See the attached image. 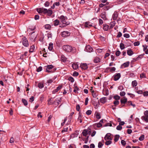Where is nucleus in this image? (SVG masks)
Listing matches in <instances>:
<instances>
[{
    "instance_id": "52",
    "label": "nucleus",
    "mask_w": 148,
    "mask_h": 148,
    "mask_svg": "<svg viewBox=\"0 0 148 148\" xmlns=\"http://www.w3.org/2000/svg\"><path fill=\"white\" fill-rule=\"evenodd\" d=\"M108 4H109L108 2H107L106 3V4H104L102 3L100 4L99 5V6L100 8H102V7H103V6H105L106 5H108Z\"/></svg>"
},
{
    "instance_id": "56",
    "label": "nucleus",
    "mask_w": 148,
    "mask_h": 148,
    "mask_svg": "<svg viewBox=\"0 0 148 148\" xmlns=\"http://www.w3.org/2000/svg\"><path fill=\"white\" fill-rule=\"evenodd\" d=\"M95 125H96L97 127H99L102 126V124L100 123L99 122L98 123H95Z\"/></svg>"
},
{
    "instance_id": "6",
    "label": "nucleus",
    "mask_w": 148,
    "mask_h": 148,
    "mask_svg": "<svg viewBox=\"0 0 148 148\" xmlns=\"http://www.w3.org/2000/svg\"><path fill=\"white\" fill-rule=\"evenodd\" d=\"M61 98H58L56 99L53 101V104L55 105L56 106H58L61 102Z\"/></svg>"
},
{
    "instance_id": "11",
    "label": "nucleus",
    "mask_w": 148,
    "mask_h": 148,
    "mask_svg": "<svg viewBox=\"0 0 148 148\" xmlns=\"http://www.w3.org/2000/svg\"><path fill=\"white\" fill-rule=\"evenodd\" d=\"M80 67L82 69L84 70L88 68L87 65L86 63L81 64L80 65Z\"/></svg>"
},
{
    "instance_id": "54",
    "label": "nucleus",
    "mask_w": 148,
    "mask_h": 148,
    "mask_svg": "<svg viewBox=\"0 0 148 148\" xmlns=\"http://www.w3.org/2000/svg\"><path fill=\"white\" fill-rule=\"evenodd\" d=\"M121 52L119 50L116 51L115 53V55L117 56H119L121 54Z\"/></svg>"
},
{
    "instance_id": "34",
    "label": "nucleus",
    "mask_w": 148,
    "mask_h": 148,
    "mask_svg": "<svg viewBox=\"0 0 148 148\" xmlns=\"http://www.w3.org/2000/svg\"><path fill=\"white\" fill-rule=\"evenodd\" d=\"M119 138V136L118 135H116L114 137V141L116 142L118 141Z\"/></svg>"
},
{
    "instance_id": "19",
    "label": "nucleus",
    "mask_w": 148,
    "mask_h": 148,
    "mask_svg": "<svg viewBox=\"0 0 148 148\" xmlns=\"http://www.w3.org/2000/svg\"><path fill=\"white\" fill-rule=\"evenodd\" d=\"M130 65V62L129 61L123 64L121 66H124V68L128 67Z\"/></svg>"
},
{
    "instance_id": "50",
    "label": "nucleus",
    "mask_w": 148,
    "mask_h": 148,
    "mask_svg": "<svg viewBox=\"0 0 148 148\" xmlns=\"http://www.w3.org/2000/svg\"><path fill=\"white\" fill-rule=\"evenodd\" d=\"M114 98L116 100H117L120 99V97L118 95H116L114 96Z\"/></svg>"
},
{
    "instance_id": "63",
    "label": "nucleus",
    "mask_w": 148,
    "mask_h": 148,
    "mask_svg": "<svg viewBox=\"0 0 148 148\" xmlns=\"http://www.w3.org/2000/svg\"><path fill=\"white\" fill-rule=\"evenodd\" d=\"M91 110H89L86 112V114L88 115H90L91 114Z\"/></svg>"
},
{
    "instance_id": "53",
    "label": "nucleus",
    "mask_w": 148,
    "mask_h": 148,
    "mask_svg": "<svg viewBox=\"0 0 148 148\" xmlns=\"http://www.w3.org/2000/svg\"><path fill=\"white\" fill-rule=\"evenodd\" d=\"M119 101L118 100H116L113 103L114 105L115 106H116L117 105L119 104Z\"/></svg>"
},
{
    "instance_id": "17",
    "label": "nucleus",
    "mask_w": 148,
    "mask_h": 148,
    "mask_svg": "<svg viewBox=\"0 0 148 148\" xmlns=\"http://www.w3.org/2000/svg\"><path fill=\"white\" fill-rule=\"evenodd\" d=\"M67 19H62V20L61 21L62 23L63 24H65L66 25H69L70 23L69 21H67Z\"/></svg>"
},
{
    "instance_id": "49",
    "label": "nucleus",
    "mask_w": 148,
    "mask_h": 148,
    "mask_svg": "<svg viewBox=\"0 0 148 148\" xmlns=\"http://www.w3.org/2000/svg\"><path fill=\"white\" fill-rule=\"evenodd\" d=\"M144 139V135H142L139 138V139L140 141L143 140Z\"/></svg>"
},
{
    "instance_id": "22",
    "label": "nucleus",
    "mask_w": 148,
    "mask_h": 148,
    "mask_svg": "<svg viewBox=\"0 0 148 148\" xmlns=\"http://www.w3.org/2000/svg\"><path fill=\"white\" fill-rule=\"evenodd\" d=\"M72 67L74 70H76L78 68V65L77 63H74L72 64Z\"/></svg>"
},
{
    "instance_id": "10",
    "label": "nucleus",
    "mask_w": 148,
    "mask_h": 148,
    "mask_svg": "<svg viewBox=\"0 0 148 148\" xmlns=\"http://www.w3.org/2000/svg\"><path fill=\"white\" fill-rule=\"evenodd\" d=\"M121 76V74L120 73H118L114 75V81H117L120 78Z\"/></svg>"
},
{
    "instance_id": "29",
    "label": "nucleus",
    "mask_w": 148,
    "mask_h": 148,
    "mask_svg": "<svg viewBox=\"0 0 148 148\" xmlns=\"http://www.w3.org/2000/svg\"><path fill=\"white\" fill-rule=\"evenodd\" d=\"M132 84L133 87H135L137 85V83L136 80H134L132 82Z\"/></svg>"
},
{
    "instance_id": "5",
    "label": "nucleus",
    "mask_w": 148,
    "mask_h": 148,
    "mask_svg": "<svg viewBox=\"0 0 148 148\" xmlns=\"http://www.w3.org/2000/svg\"><path fill=\"white\" fill-rule=\"evenodd\" d=\"M45 67H46V72L48 73L53 72L51 70H50L54 67V66L53 65H48Z\"/></svg>"
},
{
    "instance_id": "7",
    "label": "nucleus",
    "mask_w": 148,
    "mask_h": 148,
    "mask_svg": "<svg viewBox=\"0 0 148 148\" xmlns=\"http://www.w3.org/2000/svg\"><path fill=\"white\" fill-rule=\"evenodd\" d=\"M70 33L68 31H64L61 33L62 36L63 37H66L69 36Z\"/></svg>"
},
{
    "instance_id": "28",
    "label": "nucleus",
    "mask_w": 148,
    "mask_h": 148,
    "mask_svg": "<svg viewBox=\"0 0 148 148\" xmlns=\"http://www.w3.org/2000/svg\"><path fill=\"white\" fill-rule=\"evenodd\" d=\"M53 44L51 43L50 42L49 44V46L48 47V49L50 51H51L53 48Z\"/></svg>"
},
{
    "instance_id": "8",
    "label": "nucleus",
    "mask_w": 148,
    "mask_h": 148,
    "mask_svg": "<svg viewBox=\"0 0 148 148\" xmlns=\"http://www.w3.org/2000/svg\"><path fill=\"white\" fill-rule=\"evenodd\" d=\"M93 49L90 45L86 46L85 51L89 52H90L92 51Z\"/></svg>"
},
{
    "instance_id": "60",
    "label": "nucleus",
    "mask_w": 148,
    "mask_h": 148,
    "mask_svg": "<svg viewBox=\"0 0 148 148\" xmlns=\"http://www.w3.org/2000/svg\"><path fill=\"white\" fill-rule=\"evenodd\" d=\"M79 75V73L76 71L74 72L73 73V76H77Z\"/></svg>"
},
{
    "instance_id": "58",
    "label": "nucleus",
    "mask_w": 148,
    "mask_h": 148,
    "mask_svg": "<svg viewBox=\"0 0 148 148\" xmlns=\"http://www.w3.org/2000/svg\"><path fill=\"white\" fill-rule=\"evenodd\" d=\"M125 95V92L124 91H121L120 93V95L121 96H123Z\"/></svg>"
},
{
    "instance_id": "16",
    "label": "nucleus",
    "mask_w": 148,
    "mask_h": 148,
    "mask_svg": "<svg viewBox=\"0 0 148 148\" xmlns=\"http://www.w3.org/2000/svg\"><path fill=\"white\" fill-rule=\"evenodd\" d=\"M103 94L107 96L109 95V91L108 89L105 88L103 90Z\"/></svg>"
},
{
    "instance_id": "30",
    "label": "nucleus",
    "mask_w": 148,
    "mask_h": 148,
    "mask_svg": "<svg viewBox=\"0 0 148 148\" xmlns=\"http://www.w3.org/2000/svg\"><path fill=\"white\" fill-rule=\"evenodd\" d=\"M38 86L39 88H42L44 87V84L41 83H39L38 84Z\"/></svg>"
},
{
    "instance_id": "18",
    "label": "nucleus",
    "mask_w": 148,
    "mask_h": 148,
    "mask_svg": "<svg viewBox=\"0 0 148 148\" xmlns=\"http://www.w3.org/2000/svg\"><path fill=\"white\" fill-rule=\"evenodd\" d=\"M53 98H51L50 99H48V104L49 105L53 104Z\"/></svg>"
},
{
    "instance_id": "45",
    "label": "nucleus",
    "mask_w": 148,
    "mask_h": 148,
    "mask_svg": "<svg viewBox=\"0 0 148 148\" xmlns=\"http://www.w3.org/2000/svg\"><path fill=\"white\" fill-rule=\"evenodd\" d=\"M68 80L72 83L74 81V79L72 77H70L68 78Z\"/></svg>"
},
{
    "instance_id": "36",
    "label": "nucleus",
    "mask_w": 148,
    "mask_h": 148,
    "mask_svg": "<svg viewBox=\"0 0 148 148\" xmlns=\"http://www.w3.org/2000/svg\"><path fill=\"white\" fill-rule=\"evenodd\" d=\"M106 13L105 12H102L100 15L101 17L102 18H105L106 17Z\"/></svg>"
},
{
    "instance_id": "20",
    "label": "nucleus",
    "mask_w": 148,
    "mask_h": 148,
    "mask_svg": "<svg viewBox=\"0 0 148 148\" xmlns=\"http://www.w3.org/2000/svg\"><path fill=\"white\" fill-rule=\"evenodd\" d=\"M127 53L128 55L131 56L134 54V52L132 50L130 49L127 50Z\"/></svg>"
},
{
    "instance_id": "25",
    "label": "nucleus",
    "mask_w": 148,
    "mask_h": 148,
    "mask_svg": "<svg viewBox=\"0 0 148 148\" xmlns=\"http://www.w3.org/2000/svg\"><path fill=\"white\" fill-rule=\"evenodd\" d=\"M66 58L65 57L64 55H62L61 58V60L62 61L65 62L66 61Z\"/></svg>"
},
{
    "instance_id": "15",
    "label": "nucleus",
    "mask_w": 148,
    "mask_h": 148,
    "mask_svg": "<svg viewBox=\"0 0 148 148\" xmlns=\"http://www.w3.org/2000/svg\"><path fill=\"white\" fill-rule=\"evenodd\" d=\"M62 86H59L56 88V89L53 90L52 91V93L53 94L56 93V92H58V91L62 88Z\"/></svg>"
},
{
    "instance_id": "32",
    "label": "nucleus",
    "mask_w": 148,
    "mask_h": 148,
    "mask_svg": "<svg viewBox=\"0 0 148 148\" xmlns=\"http://www.w3.org/2000/svg\"><path fill=\"white\" fill-rule=\"evenodd\" d=\"M35 49V46L34 45H32L30 47L29 51L30 52H33L34 49Z\"/></svg>"
},
{
    "instance_id": "31",
    "label": "nucleus",
    "mask_w": 148,
    "mask_h": 148,
    "mask_svg": "<svg viewBox=\"0 0 148 148\" xmlns=\"http://www.w3.org/2000/svg\"><path fill=\"white\" fill-rule=\"evenodd\" d=\"M74 88L73 90L74 92L76 93H78V90H79V88L76 86H74Z\"/></svg>"
},
{
    "instance_id": "64",
    "label": "nucleus",
    "mask_w": 148,
    "mask_h": 148,
    "mask_svg": "<svg viewBox=\"0 0 148 148\" xmlns=\"http://www.w3.org/2000/svg\"><path fill=\"white\" fill-rule=\"evenodd\" d=\"M42 66H39L37 70V71L38 72H39L42 71Z\"/></svg>"
},
{
    "instance_id": "40",
    "label": "nucleus",
    "mask_w": 148,
    "mask_h": 148,
    "mask_svg": "<svg viewBox=\"0 0 148 148\" xmlns=\"http://www.w3.org/2000/svg\"><path fill=\"white\" fill-rule=\"evenodd\" d=\"M100 101L101 103H104L106 102V99L105 97H103L100 99Z\"/></svg>"
},
{
    "instance_id": "14",
    "label": "nucleus",
    "mask_w": 148,
    "mask_h": 148,
    "mask_svg": "<svg viewBox=\"0 0 148 148\" xmlns=\"http://www.w3.org/2000/svg\"><path fill=\"white\" fill-rule=\"evenodd\" d=\"M109 69L110 70V72H112L115 71L116 68L114 67H112V68L108 67L106 68L105 71H108Z\"/></svg>"
},
{
    "instance_id": "4",
    "label": "nucleus",
    "mask_w": 148,
    "mask_h": 148,
    "mask_svg": "<svg viewBox=\"0 0 148 148\" xmlns=\"http://www.w3.org/2000/svg\"><path fill=\"white\" fill-rule=\"evenodd\" d=\"M23 45L25 47H27L29 46V43L27 38L24 37L22 39Z\"/></svg>"
},
{
    "instance_id": "57",
    "label": "nucleus",
    "mask_w": 148,
    "mask_h": 148,
    "mask_svg": "<svg viewBox=\"0 0 148 148\" xmlns=\"http://www.w3.org/2000/svg\"><path fill=\"white\" fill-rule=\"evenodd\" d=\"M134 46H138L140 45V42L139 41L135 42L134 43Z\"/></svg>"
},
{
    "instance_id": "3",
    "label": "nucleus",
    "mask_w": 148,
    "mask_h": 148,
    "mask_svg": "<svg viewBox=\"0 0 148 148\" xmlns=\"http://www.w3.org/2000/svg\"><path fill=\"white\" fill-rule=\"evenodd\" d=\"M144 115L142 116V119L146 122H148V111L146 110L144 112Z\"/></svg>"
},
{
    "instance_id": "59",
    "label": "nucleus",
    "mask_w": 148,
    "mask_h": 148,
    "mask_svg": "<svg viewBox=\"0 0 148 148\" xmlns=\"http://www.w3.org/2000/svg\"><path fill=\"white\" fill-rule=\"evenodd\" d=\"M103 145V144L101 142H100L99 143L98 145V147L99 148H101Z\"/></svg>"
},
{
    "instance_id": "48",
    "label": "nucleus",
    "mask_w": 148,
    "mask_h": 148,
    "mask_svg": "<svg viewBox=\"0 0 148 148\" xmlns=\"http://www.w3.org/2000/svg\"><path fill=\"white\" fill-rule=\"evenodd\" d=\"M68 127H64L62 130L61 132L63 133L65 132H66L68 131Z\"/></svg>"
},
{
    "instance_id": "62",
    "label": "nucleus",
    "mask_w": 148,
    "mask_h": 148,
    "mask_svg": "<svg viewBox=\"0 0 148 148\" xmlns=\"http://www.w3.org/2000/svg\"><path fill=\"white\" fill-rule=\"evenodd\" d=\"M122 36V34L120 32H119L118 33V34L117 35V38H120V37H121Z\"/></svg>"
},
{
    "instance_id": "21",
    "label": "nucleus",
    "mask_w": 148,
    "mask_h": 148,
    "mask_svg": "<svg viewBox=\"0 0 148 148\" xmlns=\"http://www.w3.org/2000/svg\"><path fill=\"white\" fill-rule=\"evenodd\" d=\"M115 25V21H113L111 22H110V27L109 28V29H110L112 28Z\"/></svg>"
},
{
    "instance_id": "26",
    "label": "nucleus",
    "mask_w": 148,
    "mask_h": 148,
    "mask_svg": "<svg viewBox=\"0 0 148 148\" xmlns=\"http://www.w3.org/2000/svg\"><path fill=\"white\" fill-rule=\"evenodd\" d=\"M82 118V114L81 113L79 112V117L78 119V121H79L80 123H81L82 122V120L81 119Z\"/></svg>"
},
{
    "instance_id": "33",
    "label": "nucleus",
    "mask_w": 148,
    "mask_h": 148,
    "mask_svg": "<svg viewBox=\"0 0 148 148\" xmlns=\"http://www.w3.org/2000/svg\"><path fill=\"white\" fill-rule=\"evenodd\" d=\"M92 94L94 98H96L97 97V96L98 95L96 94L94 90L92 91H91Z\"/></svg>"
},
{
    "instance_id": "43",
    "label": "nucleus",
    "mask_w": 148,
    "mask_h": 148,
    "mask_svg": "<svg viewBox=\"0 0 148 148\" xmlns=\"http://www.w3.org/2000/svg\"><path fill=\"white\" fill-rule=\"evenodd\" d=\"M44 27L45 29H49L51 27L50 25L49 24H47L45 25L44 26Z\"/></svg>"
},
{
    "instance_id": "27",
    "label": "nucleus",
    "mask_w": 148,
    "mask_h": 148,
    "mask_svg": "<svg viewBox=\"0 0 148 148\" xmlns=\"http://www.w3.org/2000/svg\"><path fill=\"white\" fill-rule=\"evenodd\" d=\"M103 29L104 31H107L109 28V26L106 24H103Z\"/></svg>"
},
{
    "instance_id": "1",
    "label": "nucleus",
    "mask_w": 148,
    "mask_h": 148,
    "mask_svg": "<svg viewBox=\"0 0 148 148\" xmlns=\"http://www.w3.org/2000/svg\"><path fill=\"white\" fill-rule=\"evenodd\" d=\"M37 11L39 13H43L48 16H51L53 13V11L50 8L47 10L43 8H40L37 9Z\"/></svg>"
},
{
    "instance_id": "35",
    "label": "nucleus",
    "mask_w": 148,
    "mask_h": 148,
    "mask_svg": "<svg viewBox=\"0 0 148 148\" xmlns=\"http://www.w3.org/2000/svg\"><path fill=\"white\" fill-rule=\"evenodd\" d=\"M82 134L84 136H86L87 135V130L85 129L82 132Z\"/></svg>"
},
{
    "instance_id": "61",
    "label": "nucleus",
    "mask_w": 148,
    "mask_h": 148,
    "mask_svg": "<svg viewBox=\"0 0 148 148\" xmlns=\"http://www.w3.org/2000/svg\"><path fill=\"white\" fill-rule=\"evenodd\" d=\"M76 110L78 111H80V106L79 104H77V105L76 106Z\"/></svg>"
},
{
    "instance_id": "23",
    "label": "nucleus",
    "mask_w": 148,
    "mask_h": 148,
    "mask_svg": "<svg viewBox=\"0 0 148 148\" xmlns=\"http://www.w3.org/2000/svg\"><path fill=\"white\" fill-rule=\"evenodd\" d=\"M118 14L117 12H115L112 15L113 18H117Z\"/></svg>"
},
{
    "instance_id": "24",
    "label": "nucleus",
    "mask_w": 148,
    "mask_h": 148,
    "mask_svg": "<svg viewBox=\"0 0 148 148\" xmlns=\"http://www.w3.org/2000/svg\"><path fill=\"white\" fill-rule=\"evenodd\" d=\"M92 25L91 23L89 22H86L85 23V27H91Z\"/></svg>"
},
{
    "instance_id": "2",
    "label": "nucleus",
    "mask_w": 148,
    "mask_h": 148,
    "mask_svg": "<svg viewBox=\"0 0 148 148\" xmlns=\"http://www.w3.org/2000/svg\"><path fill=\"white\" fill-rule=\"evenodd\" d=\"M63 49L64 51L68 52H72L73 53H75L76 52L75 48H73L71 46L68 45H64L63 46Z\"/></svg>"
},
{
    "instance_id": "38",
    "label": "nucleus",
    "mask_w": 148,
    "mask_h": 148,
    "mask_svg": "<svg viewBox=\"0 0 148 148\" xmlns=\"http://www.w3.org/2000/svg\"><path fill=\"white\" fill-rule=\"evenodd\" d=\"M120 47L121 49H124L125 48L124 45L122 43H121L120 45Z\"/></svg>"
},
{
    "instance_id": "13",
    "label": "nucleus",
    "mask_w": 148,
    "mask_h": 148,
    "mask_svg": "<svg viewBox=\"0 0 148 148\" xmlns=\"http://www.w3.org/2000/svg\"><path fill=\"white\" fill-rule=\"evenodd\" d=\"M121 103V104H125L126 103H127V99L125 97H124V98L121 99L120 101Z\"/></svg>"
},
{
    "instance_id": "46",
    "label": "nucleus",
    "mask_w": 148,
    "mask_h": 148,
    "mask_svg": "<svg viewBox=\"0 0 148 148\" xmlns=\"http://www.w3.org/2000/svg\"><path fill=\"white\" fill-rule=\"evenodd\" d=\"M44 5L46 7H49L50 5V3L48 1H47L44 3Z\"/></svg>"
},
{
    "instance_id": "44",
    "label": "nucleus",
    "mask_w": 148,
    "mask_h": 148,
    "mask_svg": "<svg viewBox=\"0 0 148 148\" xmlns=\"http://www.w3.org/2000/svg\"><path fill=\"white\" fill-rule=\"evenodd\" d=\"M111 140H109L105 142V144L106 145H110L112 143Z\"/></svg>"
},
{
    "instance_id": "9",
    "label": "nucleus",
    "mask_w": 148,
    "mask_h": 148,
    "mask_svg": "<svg viewBox=\"0 0 148 148\" xmlns=\"http://www.w3.org/2000/svg\"><path fill=\"white\" fill-rule=\"evenodd\" d=\"M104 139L105 140H112V138L111 137V134L109 133L107 134L104 137Z\"/></svg>"
},
{
    "instance_id": "37",
    "label": "nucleus",
    "mask_w": 148,
    "mask_h": 148,
    "mask_svg": "<svg viewBox=\"0 0 148 148\" xmlns=\"http://www.w3.org/2000/svg\"><path fill=\"white\" fill-rule=\"evenodd\" d=\"M129 103H130V104L131 105L133 106L134 108L135 107L136 105H135V104H132V101H128L127 103H126L127 105H129Z\"/></svg>"
},
{
    "instance_id": "42",
    "label": "nucleus",
    "mask_w": 148,
    "mask_h": 148,
    "mask_svg": "<svg viewBox=\"0 0 148 148\" xmlns=\"http://www.w3.org/2000/svg\"><path fill=\"white\" fill-rule=\"evenodd\" d=\"M59 23V21L58 20L56 19L54 21V25L55 26L58 25Z\"/></svg>"
},
{
    "instance_id": "47",
    "label": "nucleus",
    "mask_w": 148,
    "mask_h": 148,
    "mask_svg": "<svg viewBox=\"0 0 148 148\" xmlns=\"http://www.w3.org/2000/svg\"><path fill=\"white\" fill-rule=\"evenodd\" d=\"M96 117L98 119H99L101 118V116L99 113H97L96 114Z\"/></svg>"
},
{
    "instance_id": "55",
    "label": "nucleus",
    "mask_w": 148,
    "mask_h": 148,
    "mask_svg": "<svg viewBox=\"0 0 148 148\" xmlns=\"http://www.w3.org/2000/svg\"><path fill=\"white\" fill-rule=\"evenodd\" d=\"M127 95H130V97L132 98H134L135 97V95L133 94L130 93H127Z\"/></svg>"
},
{
    "instance_id": "41",
    "label": "nucleus",
    "mask_w": 148,
    "mask_h": 148,
    "mask_svg": "<svg viewBox=\"0 0 148 148\" xmlns=\"http://www.w3.org/2000/svg\"><path fill=\"white\" fill-rule=\"evenodd\" d=\"M111 8V7L110 5H108L107 6H105V7L103 8L104 10H108L110 8Z\"/></svg>"
},
{
    "instance_id": "39",
    "label": "nucleus",
    "mask_w": 148,
    "mask_h": 148,
    "mask_svg": "<svg viewBox=\"0 0 148 148\" xmlns=\"http://www.w3.org/2000/svg\"><path fill=\"white\" fill-rule=\"evenodd\" d=\"M22 101L25 106H26L27 105V102L25 99H22Z\"/></svg>"
},
{
    "instance_id": "51",
    "label": "nucleus",
    "mask_w": 148,
    "mask_h": 148,
    "mask_svg": "<svg viewBox=\"0 0 148 148\" xmlns=\"http://www.w3.org/2000/svg\"><path fill=\"white\" fill-rule=\"evenodd\" d=\"M122 128V126L120 125H118L116 127V129L118 130H121Z\"/></svg>"
},
{
    "instance_id": "12",
    "label": "nucleus",
    "mask_w": 148,
    "mask_h": 148,
    "mask_svg": "<svg viewBox=\"0 0 148 148\" xmlns=\"http://www.w3.org/2000/svg\"><path fill=\"white\" fill-rule=\"evenodd\" d=\"M101 61V59L97 57H95L93 60V62L94 63L97 64Z\"/></svg>"
}]
</instances>
